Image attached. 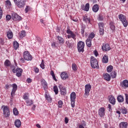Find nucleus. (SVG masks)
I'll use <instances>...</instances> for the list:
<instances>
[{
    "label": "nucleus",
    "instance_id": "nucleus-8",
    "mask_svg": "<svg viewBox=\"0 0 128 128\" xmlns=\"http://www.w3.org/2000/svg\"><path fill=\"white\" fill-rule=\"evenodd\" d=\"M2 108H4V118H8V116H10V109L8 108V106H2Z\"/></svg>",
    "mask_w": 128,
    "mask_h": 128
},
{
    "label": "nucleus",
    "instance_id": "nucleus-21",
    "mask_svg": "<svg viewBox=\"0 0 128 128\" xmlns=\"http://www.w3.org/2000/svg\"><path fill=\"white\" fill-rule=\"evenodd\" d=\"M14 126L16 128H20V126H22V122L20 120H16L14 122Z\"/></svg>",
    "mask_w": 128,
    "mask_h": 128
},
{
    "label": "nucleus",
    "instance_id": "nucleus-14",
    "mask_svg": "<svg viewBox=\"0 0 128 128\" xmlns=\"http://www.w3.org/2000/svg\"><path fill=\"white\" fill-rule=\"evenodd\" d=\"M59 89L60 90V92H61V94L62 96H66V88L62 86V85H60L58 86Z\"/></svg>",
    "mask_w": 128,
    "mask_h": 128
},
{
    "label": "nucleus",
    "instance_id": "nucleus-34",
    "mask_svg": "<svg viewBox=\"0 0 128 128\" xmlns=\"http://www.w3.org/2000/svg\"><path fill=\"white\" fill-rule=\"evenodd\" d=\"M117 100L119 102H124V97L122 95H120L118 96Z\"/></svg>",
    "mask_w": 128,
    "mask_h": 128
},
{
    "label": "nucleus",
    "instance_id": "nucleus-59",
    "mask_svg": "<svg viewBox=\"0 0 128 128\" xmlns=\"http://www.w3.org/2000/svg\"><path fill=\"white\" fill-rule=\"evenodd\" d=\"M26 82H28V84H30L32 82V79H30V78H28L26 80Z\"/></svg>",
    "mask_w": 128,
    "mask_h": 128
},
{
    "label": "nucleus",
    "instance_id": "nucleus-12",
    "mask_svg": "<svg viewBox=\"0 0 128 128\" xmlns=\"http://www.w3.org/2000/svg\"><path fill=\"white\" fill-rule=\"evenodd\" d=\"M12 72L16 74V76L20 78V76H22V69L20 68H17L16 70L15 68L12 70Z\"/></svg>",
    "mask_w": 128,
    "mask_h": 128
},
{
    "label": "nucleus",
    "instance_id": "nucleus-5",
    "mask_svg": "<svg viewBox=\"0 0 128 128\" xmlns=\"http://www.w3.org/2000/svg\"><path fill=\"white\" fill-rule=\"evenodd\" d=\"M16 90H18V85L16 84H12V89L11 92V98L10 100V102H12V100L14 98V96H15L16 92Z\"/></svg>",
    "mask_w": 128,
    "mask_h": 128
},
{
    "label": "nucleus",
    "instance_id": "nucleus-40",
    "mask_svg": "<svg viewBox=\"0 0 128 128\" xmlns=\"http://www.w3.org/2000/svg\"><path fill=\"white\" fill-rule=\"evenodd\" d=\"M4 64L6 66H10V62L8 60H6L4 62Z\"/></svg>",
    "mask_w": 128,
    "mask_h": 128
},
{
    "label": "nucleus",
    "instance_id": "nucleus-52",
    "mask_svg": "<svg viewBox=\"0 0 128 128\" xmlns=\"http://www.w3.org/2000/svg\"><path fill=\"white\" fill-rule=\"evenodd\" d=\"M12 18V16H10V15H7L6 16V20H10Z\"/></svg>",
    "mask_w": 128,
    "mask_h": 128
},
{
    "label": "nucleus",
    "instance_id": "nucleus-11",
    "mask_svg": "<svg viewBox=\"0 0 128 128\" xmlns=\"http://www.w3.org/2000/svg\"><path fill=\"white\" fill-rule=\"evenodd\" d=\"M12 18L15 22H20V20H22V16L16 12L12 13Z\"/></svg>",
    "mask_w": 128,
    "mask_h": 128
},
{
    "label": "nucleus",
    "instance_id": "nucleus-45",
    "mask_svg": "<svg viewBox=\"0 0 128 128\" xmlns=\"http://www.w3.org/2000/svg\"><path fill=\"white\" fill-rule=\"evenodd\" d=\"M72 68L73 70H78V66L76 64H73L72 65Z\"/></svg>",
    "mask_w": 128,
    "mask_h": 128
},
{
    "label": "nucleus",
    "instance_id": "nucleus-13",
    "mask_svg": "<svg viewBox=\"0 0 128 128\" xmlns=\"http://www.w3.org/2000/svg\"><path fill=\"white\" fill-rule=\"evenodd\" d=\"M98 25L99 26V32L100 36H104V24L102 22H100Z\"/></svg>",
    "mask_w": 128,
    "mask_h": 128
},
{
    "label": "nucleus",
    "instance_id": "nucleus-62",
    "mask_svg": "<svg viewBox=\"0 0 128 128\" xmlns=\"http://www.w3.org/2000/svg\"><path fill=\"white\" fill-rule=\"evenodd\" d=\"M81 34H84V28L81 29Z\"/></svg>",
    "mask_w": 128,
    "mask_h": 128
},
{
    "label": "nucleus",
    "instance_id": "nucleus-6",
    "mask_svg": "<svg viewBox=\"0 0 128 128\" xmlns=\"http://www.w3.org/2000/svg\"><path fill=\"white\" fill-rule=\"evenodd\" d=\"M90 90H92V86H90V84H88L85 86V92L84 96L86 98L90 96Z\"/></svg>",
    "mask_w": 128,
    "mask_h": 128
},
{
    "label": "nucleus",
    "instance_id": "nucleus-53",
    "mask_svg": "<svg viewBox=\"0 0 128 128\" xmlns=\"http://www.w3.org/2000/svg\"><path fill=\"white\" fill-rule=\"evenodd\" d=\"M34 70V72H36V74H38V72H40V70L37 67H36Z\"/></svg>",
    "mask_w": 128,
    "mask_h": 128
},
{
    "label": "nucleus",
    "instance_id": "nucleus-22",
    "mask_svg": "<svg viewBox=\"0 0 128 128\" xmlns=\"http://www.w3.org/2000/svg\"><path fill=\"white\" fill-rule=\"evenodd\" d=\"M120 128H128V122H121L119 124Z\"/></svg>",
    "mask_w": 128,
    "mask_h": 128
},
{
    "label": "nucleus",
    "instance_id": "nucleus-60",
    "mask_svg": "<svg viewBox=\"0 0 128 128\" xmlns=\"http://www.w3.org/2000/svg\"><path fill=\"white\" fill-rule=\"evenodd\" d=\"M64 122L66 124H68V117L65 118Z\"/></svg>",
    "mask_w": 128,
    "mask_h": 128
},
{
    "label": "nucleus",
    "instance_id": "nucleus-42",
    "mask_svg": "<svg viewBox=\"0 0 128 128\" xmlns=\"http://www.w3.org/2000/svg\"><path fill=\"white\" fill-rule=\"evenodd\" d=\"M53 88L55 94H58V86H54Z\"/></svg>",
    "mask_w": 128,
    "mask_h": 128
},
{
    "label": "nucleus",
    "instance_id": "nucleus-15",
    "mask_svg": "<svg viewBox=\"0 0 128 128\" xmlns=\"http://www.w3.org/2000/svg\"><path fill=\"white\" fill-rule=\"evenodd\" d=\"M104 112H106V110L104 109V108H100L99 109V112H98V114L100 116L101 118L104 116Z\"/></svg>",
    "mask_w": 128,
    "mask_h": 128
},
{
    "label": "nucleus",
    "instance_id": "nucleus-44",
    "mask_svg": "<svg viewBox=\"0 0 128 128\" xmlns=\"http://www.w3.org/2000/svg\"><path fill=\"white\" fill-rule=\"evenodd\" d=\"M94 38V33H91L90 35L89 36L88 38H89V40H92Z\"/></svg>",
    "mask_w": 128,
    "mask_h": 128
},
{
    "label": "nucleus",
    "instance_id": "nucleus-57",
    "mask_svg": "<svg viewBox=\"0 0 128 128\" xmlns=\"http://www.w3.org/2000/svg\"><path fill=\"white\" fill-rule=\"evenodd\" d=\"M110 28L111 30H114V28H116V26H114V25H111Z\"/></svg>",
    "mask_w": 128,
    "mask_h": 128
},
{
    "label": "nucleus",
    "instance_id": "nucleus-41",
    "mask_svg": "<svg viewBox=\"0 0 128 128\" xmlns=\"http://www.w3.org/2000/svg\"><path fill=\"white\" fill-rule=\"evenodd\" d=\"M13 114L14 116H18V110L16 108H14L13 110Z\"/></svg>",
    "mask_w": 128,
    "mask_h": 128
},
{
    "label": "nucleus",
    "instance_id": "nucleus-25",
    "mask_svg": "<svg viewBox=\"0 0 128 128\" xmlns=\"http://www.w3.org/2000/svg\"><path fill=\"white\" fill-rule=\"evenodd\" d=\"M61 78L62 80H66V78H68V73L66 72H62L60 74Z\"/></svg>",
    "mask_w": 128,
    "mask_h": 128
},
{
    "label": "nucleus",
    "instance_id": "nucleus-38",
    "mask_svg": "<svg viewBox=\"0 0 128 128\" xmlns=\"http://www.w3.org/2000/svg\"><path fill=\"white\" fill-rule=\"evenodd\" d=\"M28 96H30V95H28V93L27 92L24 94L23 96V98L26 100H28Z\"/></svg>",
    "mask_w": 128,
    "mask_h": 128
},
{
    "label": "nucleus",
    "instance_id": "nucleus-47",
    "mask_svg": "<svg viewBox=\"0 0 128 128\" xmlns=\"http://www.w3.org/2000/svg\"><path fill=\"white\" fill-rule=\"evenodd\" d=\"M63 102L62 100L58 102V108H62V106Z\"/></svg>",
    "mask_w": 128,
    "mask_h": 128
},
{
    "label": "nucleus",
    "instance_id": "nucleus-24",
    "mask_svg": "<svg viewBox=\"0 0 128 128\" xmlns=\"http://www.w3.org/2000/svg\"><path fill=\"white\" fill-rule=\"evenodd\" d=\"M102 62L104 64H108V56L106 55H104L102 59Z\"/></svg>",
    "mask_w": 128,
    "mask_h": 128
},
{
    "label": "nucleus",
    "instance_id": "nucleus-58",
    "mask_svg": "<svg viewBox=\"0 0 128 128\" xmlns=\"http://www.w3.org/2000/svg\"><path fill=\"white\" fill-rule=\"evenodd\" d=\"M108 108H109L110 112H112V105H110V104H108Z\"/></svg>",
    "mask_w": 128,
    "mask_h": 128
},
{
    "label": "nucleus",
    "instance_id": "nucleus-2",
    "mask_svg": "<svg viewBox=\"0 0 128 128\" xmlns=\"http://www.w3.org/2000/svg\"><path fill=\"white\" fill-rule=\"evenodd\" d=\"M90 64L92 68H99L98 62V60H96V59L94 56H91Z\"/></svg>",
    "mask_w": 128,
    "mask_h": 128
},
{
    "label": "nucleus",
    "instance_id": "nucleus-46",
    "mask_svg": "<svg viewBox=\"0 0 128 128\" xmlns=\"http://www.w3.org/2000/svg\"><path fill=\"white\" fill-rule=\"evenodd\" d=\"M40 66L41 68H42V70L44 69V60H42V62L40 64Z\"/></svg>",
    "mask_w": 128,
    "mask_h": 128
},
{
    "label": "nucleus",
    "instance_id": "nucleus-4",
    "mask_svg": "<svg viewBox=\"0 0 128 128\" xmlns=\"http://www.w3.org/2000/svg\"><path fill=\"white\" fill-rule=\"evenodd\" d=\"M77 48L78 52H84V42L80 41L77 44Z\"/></svg>",
    "mask_w": 128,
    "mask_h": 128
},
{
    "label": "nucleus",
    "instance_id": "nucleus-32",
    "mask_svg": "<svg viewBox=\"0 0 128 128\" xmlns=\"http://www.w3.org/2000/svg\"><path fill=\"white\" fill-rule=\"evenodd\" d=\"M84 22H88L89 24L90 23V18H88V16H84L83 18Z\"/></svg>",
    "mask_w": 128,
    "mask_h": 128
},
{
    "label": "nucleus",
    "instance_id": "nucleus-54",
    "mask_svg": "<svg viewBox=\"0 0 128 128\" xmlns=\"http://www.w3.org/2000/svg\"><path fill=\"white\" fill-rule=\"evenodd\" d=\"M0 44H4V40L2 38H0Z\"/></svg>",
    "mask_w": 128,
    "mask_h": 128
},
{
    "label": "nucleus",
    "instance_id": "nucleus-30",
    "mask_svg": "<svg viewBox=\"0 0 128 128\" xmlns=\"http://www.w3.org/2000/svg\"><path fill=\"white\" fill-rule=\"evenodd\" d=\"M56 38L59 42V44H64V38L60 36H57Z\"/></svg>",
    "mask_w": 128,
    "mask_h": 128
},
{
    "label": "nucleus",
    "instance_id": "nucleus-1",
    "mask_svg": "<svg viewBox=\"0 0 128 128\" xmlns=\"http://www.w3.org/2000/svg\"><path fill=\"white\" fill-rule=\"evenodd\" d=\"M26 0H14V2L18 8H22L26 6Z\"/></svg>",
    "mask_w": 128,
    "mask_h": 128
},
{
    "label": "nucleus",
    "instance_id": "nucleus-18",
    "mask_svg": "<svg viewBox=\"0 0 128 128\" xmlns=\"http://www.w3.org/2000/svg\"><path fill=\"white\" fill-rule=\"evenodd\" d=\"M102 50L106 52L107 50H110V47L108 44H106L102 46Z\"/></svg>",
    "mask_w": 128,
    "mask_h": 128
},
{
    "label": "nucleus",
    "instance_id": "nucleus-61",
    "mask_svg": "<svg viewBox=\"0 0 128 128\" xmlns=\"http://www.w3.org/2000/svg\"><path fill=\"white\" fill-rule=\"evenodd\" d=\"M94 55L96 56H98V51H96V50L94 51Z\"/></svg>",
    "mask_w": 128,
    "mask_h": 128
},
{
    "label": "nucleus",
    "instance_id": "nucleus-17",
    "mask_svg": "<svg viewBox=\"0 0 128 128\" xmlns=\"http://www.w3.org/2000/svg\"><path fill=\"white\" fill-rule=\"evenodd\" d=\"M120 86L122 88H128V80H124L123 82L120 83Z\"/></svg>",
    "mask_w": 128,
    "mask_h": 128
},
{
    "label": "nucleus",
    "instance_id": "nucleus-3",
    "mask_svg": "<svg viewBox=\"0 0 128 128\" xmlns=\"http://www.w3.org/2000/svg\"><path fill=\"white\" fill-rule=\"evenodd\" d=\"M119 20L122 22L124 28H126L128 26V20H126V16H124L122 14H120L118 16Z\"/></svg>",
    "mask_w": 128,
    "mask_h": 128
},
{
    "label": "nucleus",
    "instance_id": "nucleus-56",
    "mask_svg": "<svg viewBox=\"0 0 128 128\" xmlns=\"http://www.w3.org/2000/svg\"><path fill=\"white\" fill-rule=\"evenodd\" d=\"M28 10H30V6H27L26 7V8H25V12H28Z\"/></svg>",
    "mask_w": 128,
    "mask_h": 128
},
{
    "label": "nucleus",
    "instance_id": "nucleus-26",
    "mask_svg": "<svg viewBox=\"0 0 128 128\" xmlns=\"http://www.w3.org/2000/svg\"><path fill=\"white\" fill-rule=\"evenodd\" d=\"M13 46H14V48L15 50H16L18 48V47L20 46V44L18 42L14 41L13 42Z\"/></svg>",
    "mask_w": 128,
    "mask_h": 128
},
{
    "label": "nucleus",
    "instance_id": "nucleus-20",
    "mask_svg": "<svg viewBox=\"0 0 128 128\" xmlns=\"http://www.w3.org/2000/svg\"><path fill=\"white\" fill-rule=\"evenodd\" d=\"M42 86H43L44 90L48 88V83L46 82V80H42L41 81Z\"/></svg>",
    "mask_w": 128,
    "mask_h": 128
},
{
    "label": "nucleus",
    "instance_id": "nucleus-39",
    "mask_svg": "<svg viewBox=\"0 0 128 128\" xmlns=\"http://www.w3.org/2000/svg\"><path fill=\"white\" fill-rule=\"evenodd\" d=\"M20 36L21 38H24V36H26V32L24 30L22 31L20 33Z\"/></svg>",
    "mask_w": 128,
    "mask_h": 128
},
{
    "label": "nucleus",
    "instance_id": "nucleus-19",
    "mask_svg": "<svg viewBox=\"0 0 128 128\" xmlns=\"http://www.w3.org/2000/svg\"><path fill=\"white\" fill-rule=\"evenodd\" d=\"M82 8L83 10H84L85 12H88V10H90V4L87 3L85 6H82Z\"/></svg>",
    "mask_w": 128,
    "mask_h": 128
},
{
    "label": "nucleus",
    "instance_id": "nucleus-7",
    "mask_svg": "<svg viewBox=\"0 0 128 128\" xmlns=\"http://www.w3.org/2000/svg\"><path fill=\"white\" fill-rule=\"evenodd\" d=\"M70 101H71V106L72 108H74L75 106V102H76V92H72L70 94Z\"/></svg>",
    "mask_w": 128,
    "mask_h": 128
},
{
    "label": "nucleus",
    "instance_id": "nucleus-63",
    "mask_svg": "<svg viewBox=\"0 0 128 128\" xmlns=\"http://www.w3.org/2000/svg\"><path fill=\"white\" fill-rule=\"evenodd\" d=\"M53 79L54 80H55V82H58V80H56V76H52Z\"/></svg>",
    "mask_w": 128,
    "mask_h": 128
},
{
    "label": "nucleus",
    "instance_id": "nucleus-29",
    "mask_svg": "<svg viewBox=\"0 0 128 128\" xmlns=\"http://www.w3.org/2000/svg\"><path fill=\"white\" fill-rule=\"evenodd\" d=\"M86 44L87 46H88V48H90L92 46V40L90 38H87L86 40Z\"/></svg>",
    "mask_w": 128,
    "mask_h": 128
},
{
    "label": "nucleus",
    "instance_id": "nucleus-35",
    "mask_svg": "<svg viewBox=\"0 0 128 128\" xmlns=\"http://www.w3.org/2000/svg\"><path fill=\"white\" fill-rule=\"evenodd\" d=\"M114 67L110 65L107 67L106 70L108 72H111L112 71Z\"/></svg>",
    "mask_w": 128,
    "mask_h": 128
},
{
    "label": "nucleus",
    "instance_id": "nucleus-49",
    "mask_svg": "<svg viewBox=\"0 0 128 128\" xmlns=\"http://www.w3.org/2000/svg\"><path fill=\"white\" fill-rule=\"evenodd\" d=\"M121 112L124 114H128V111L126 110V109H122L121 110Z\"/></svg>",
    "mask_w": 128,
    "mask_h": 128
},
{
    "label": "nucleus",
    "instance_id": "nucleus-37",
    "mask_svg": "<svg viewBox=\"0 0 128 128\" xmlns=\"http://www.w3.org/2000/svg\"><path fill=\"white\" fill-rule=\"evenodd\" d=\"M110 74L112 78H116V72L115 71L112 72Z\"/></svg>",
    "mask_w": 128,
    "mask_h": 128
},
{
    "label": "nucleus",
    "instance_id": "nucleus-9",
    "mask_svg": "<svg viewBox=\"0 0 128 128\" xmlns=\"http://www.w3.org/2000/svg\"><path fill=\"white\" fill-rule=\"evenodd\" d=\"M23 56L26 60H32V56L30 55L28 51H26L24 52Z\"/></svg>",
    "mask_w": 128,
    "mask_h": 128
},
{
    "label": "nucleus",
    "instance_id": "nucleus-55",
    "mask_svg": "<svg viewBox=\"0 0 128 128\" xmlns=\"http://www.w3.org/2000/svg\"><path fill=\"white\" fill-rule=\"evenodd\" d=\"M126 104H128V94H126Z\"/></svg>",
    "mask_w": 128,
    "mask_h": 128
},
{
    "label": "nucleus",
    "instance_id": "nucleus-33",
    "mask_svg": "<svg viewBox=\"0 0 128 128\" xmlns=\"http://www.w3.org/2000/svg\"><path fill=\"white\" fill-rule=\"evenodd\" d=\"M7 36H8V38H9V40H11V38L13 36L12 32L11 31L8 32L7 33Z\"/></svg>",
    "mask_w": 128,
    "mask_h": 128
},
{
    "label": "nucleus",
    "instance_id": "nucleus-27",
    "mask_svg": "<svg viewBox=\"0 0 128 128\" xmlns=\"http://www.w3.org/2000/svg\"><path fill=\"white\" fill-rule=\"evenodd\" d=\"M104 80H107V82H110V76L108 74L106 73L104 76Z\"/></svg>",
    "mask_w": 128,
    "mask_h": 128
},
{
    "label": "nucleus",
    "instance_id": "nucleus-51",
    "mask_svg": "<svg viewBox=\"0 0 128 128\" xmlns=\"http://www.w3.org/2000/svg\"><path fill=\"white\" fill-rule=\"evenodd\" d=\"M98 20H104V16L102 15H99Z\"/></svg>",
    "mask_w": 128,
    "mask_h": 128
},
{
    "label": "nucleus",
    "instance_id": "nucleus-43",
    "mask_svg": "<svg viewBox=\"0 0 128 128\" xmlns=\"http://www.w3.org/2000/svg\"><path fill=\"white\" fill-rule=\"evenodd\" d=\"M45 97L46 98L48 102H52V98H50V96H48V94H46Z\"/></svg>",
    "mask_w": 128,
    "mask_h": 128
},
{
    "label": "nucleus",
    "instance_id": "nucleus-64",
    "mask_svg": "<svg viewBox=\"0 0 128 128\" xmlns=\"http://www.w3.org/2000/svg\"><path fill=\"white\" fill-rule=\"evenodd\" d=\"M50 74L51 76H54V71L50 72Z\"/></svg>",
    "mask_w": 128,
    "mask_h": 128
},
{
    "label": "nucleus",
    "instance_id": "nucleus-10",
    "mask_svg": "<svg viewBox=\"0 0 128 128\" xmlns=\"http://www.w3.org/2000/svg\"><path fill=\"white\" fill-rule=\"evenodd\" d=\"M66 33L68 34L67 36L68 38H72L74 40H76V34H74V32H72V31L70 30V29L67 30Z\"/></svg>",
    "mask_w": 128,
    "mask_h": 128
},
{
    "label": "nucleus",
    "instance_id": "nucleus-48",
    "mask_svg": "<svg viewBox=\"0 0 128 128\" xmlns=\"http://www.w3.org/2000/svg\"><path fill=\"white\" fill-rule=\"evenodd\" d=\"M12 85H10V84H6L5 86V88L6 90H8V88H12Z\"/></svg>",
    "mask_w": 128,
    "mask_h": 128
},
{
    "label": "nucleus",
    "instance_id": "nucleus-23",
    "mask_svg": "<svg viewBox=\"0 0 128 128\" xmlns=\"http://www.w3.org/2000/svg\"><path fill=\"white\" fill-rule=\"evenodd\" d=\"M92 10L94 12H98V10H100V7L98 4H96L93 6Z\"/></svg>",
    "mask_w": 128,
    "mask_h": 128
},
{
    "label": "nucleus",
    "instance_id": "nucleus-31",
    "mask_svg": "<svg viewBox=\"0 0 128 128\" xmlns=\"http://www.w3.org/2000/svg\"><path fill=\"white\" fill-rule=\"evenodd\" d=\"M26 106H30L34 104V101L28 99V100L26 101Z\"/></svg>",
    "mask_w": 128,
    "mask_h": 128
},
{
    "label": "nucleus",
    "instance_id": "nucleus-50",
    "mask_svg": "<svg viewBox=\"0 0 128 128\" xmlns=\"http://www.w3.org/2000/svg\"><path fill=\"white\" fill-rule=\"evenodd\" d=\"M2 18V7L0 6V20Z\"/></svg>",
    "mask_w": 128,
    "mask_h": 128
},
{
    "label": "nucleus",
    "instance_id": "nucleus-16",
    "mask_svg": "<svg viewBox=\"0 0 128 128\" xmlns=\"http://www.w3.org/2000/svg\"><path fill=\"white\" fill-rule=\"evenodd\" d=\"M109 102L112 104H116V98L112 96H109Z\"/></svg>",
    "mask_w": 128,
    "mask_h": 128
},
{
    "label": "nucleus",
    "instance_id": "nucleus-28",
    "mask_svg": "<svg viewBox=\"0 0 128 128\" xmlns=\"http://www.w3.org/2000/svg\"><path fill=\"white\" fill-rule=\"evenodd\" d=\"M5 6L7 8H10V7L12 6V3L10 2V1L8 0L6 1Z\"/></svg>",
    "mask_w": 128,
    "mask_h": 128
},
{
    "label": "nucleus",
    "instance_id": "nucleus-36",
    "mask_svg": "<svg viewBox=\"0 0 128 128\" xmlns=\"http://www.w3.org/2000/svg\"><path fill=\"white\" fill-rule=\"evenodd\" d=\"M86 126V124L84 121H82L81 124L79 125V128H84V126Z\"/></svg>",
    "mask_w": 128,
    "mask_h": 128
}]
</instances>
